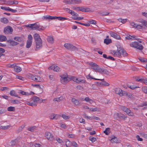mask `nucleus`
<instances>
[{
  "label": "nucleus",
  "instance_id": "nucleus-1",
  "mask_svg": "<svg viewBox=\"0 0 147 147\" xmlns=\"http://www.w3.org/2000/svg\"><path fill=\"white\" fill-rule=\"evenodd\" d=\"M117 52L115 51H111V53L113 55L114 57L120 58L121 57V55L123 57L127 56L128 54L123 48L120 46L117 47Z\"/></svg>",
  "mask_w": 147,
  "mask_h": 147
},
{
  "label": "nucleus",
  "instance_id": "nucleus-2",
  "mask_svg": "<svg viewBox=\"0 0 147 147\" xmlns=\"http://www.w3.org/2000/svg\"><path fill=\"white\" fill-rule=\"evenodd\" d=\"M89 65L92 67L91 69L94 70L95 71L99 73L103 72L104 71V69L101 68L96 63L91 62L89 63Z\"/></svg>",
  "mask_w": 147,
  "mask_h": 147
},
{
  "label": "nucleus",
  "instance_id": "nucleus-3",
  "mask_svg": "<svg viewBox=\"0 0 147 147\" xmlns=\"http://www.w3.org/2000/svg\"><path fill=\"white\" fill-rule=\"evenodd\" d=\"M27 27L31 28L33 30H37L38 31L43 30V26H40L38 23L31 24L27 26Z\"/></svg>",
  "mask_w": 147,
  "mask_h": 147
},
{
  "label": "nucleus",
  "instance_id": "nucleus-4",
  "mask_svg": "<svg viewBox=\"0 0 147 147\" xmlns=\"http://www.w3.org/2000/svg\"><path fill=\"white\" fill-rule=\"evenodd\" d=\"M60 77H61V82L63 84H66L71 80L70 78L68 77L67 74H63Z\"/></svg>",
  "mask_w": 147,
  "mask_h": 147
},
{
  "label": "nucleus",
  "instance_id": "nucleus-5",
  "mask_svg": "<svg viewBox=\"0 0 147 147\" xmlns=\"http://www.w3.org/2000/svg\"><path fill=\"white\" fill-rule=\"evenodd\" d=\"M130 46L140 50H142L143 49V47L142 45L139 44L138 42L136 41L130 44Z\"/></svg>",
  "mask_w": 147,
  "mask_h": 147
},
{
  "label": "nucleus",
  "instance_id": "nucleus-6",
  "mask_svg": "<svg viewBox=\"0 0 147 147\" xmlns=\"http://www.w3.org/2000/svg\"><path fill=\"white\" fill-rule=\"evenodd\" d=\"M64 46L65 48L69 50H78L77 48L71 44L65 43L64 44Z\"/></svg>",
  "mask_w": 147,
  "mask_h": 147
},
{
  "label": "nucleus",
  "instance_id": "nucleus-7",
  "mask_svg": "<svg viewBox=\"0 0 147 147\" xmlns=\"http://www.w3.org/2000/svg\"><path fill=\"white\" fill-rule=\"evenodd\" d=\"M29 78L36 82H42L43 81V79L40 77L36 75L34 76L32 74L29 75Z\"/></svg>",
  "mask_w": 147,
  "mask_h": 147
},
{
  "label": "nucleus",
  "instance_id": "nucleus-8",
  "mask_svg": "<svg viewBox=\"0 0 147 147\" xmlns=\"http://www.w3.org/2000/svg\"><path fill=\"white\" fill-rule=\"evenodd\" d=\"M33 37L32 36L29 34L28 36V40L26 42V47L29 48L32 45Z\"/></svg>",
  "mask_w": 147,
  "mask_h": 147
},
{
  "label": "nucleus",
  "instance_id": "nucleus-9",
  "mask_svg": "<svg viewBox=\"0 0 147 147\" xmlns=\"http://www.w3.org/2000/svg\"><path fill=\"white\" fill-rule=\"evenodd\" d=\"M114 118L116 119H125V118H127V117L125 116L124 115L121 113H117L114 115Z\"/></svg>",
  "mask_w": 147,
  "mask_h": 147
},
{
  "label": "nucleus",
  "instance_id": "nucleus-10",
  "mask_svg": "<svg viewBox=\"0 0 147 147\" xmlns=\"http://www.w3.org/2000/svg\"><path fill=\"white\" fill-rule=\"evenodd\" d=\"M70 78L71 79V80H72L78 83H79L80 82L83 83H86V81L85 80L80 79H79L74 76H71Z\"/></svg>",
  "mask_w": 147,
  "mask_h": 147
},
{
  "label": "nucleus",
  "instance_id": "nucleus-11",
  "mask_svg": "<svg viewBox=\"0 0 147 147\" xmlns=\"http://www.w3.org/2000/svg\"><path fill=\"white\" fill-rule=\"evenodd\" d=\"M114 91L116 94H119L121 96H123V93H124L123 92H125L119 88H115Z\"/></svg>",
  "mask_w": 147,
  "mask_h": 147
},
{
  "label": "nucleus",
  "instance_id": "nucleus-12",
  "mask_svg": "<svg viewBox=\"0 0 147 147\" xmlns=\"http://www.w3.org/2000/svg\"><path fill=\"white\" fill-rule=\"evenodd\" d=\"M13 29L11 26H7L4 28V32L5 34H7L9 33H12L13 32Z\"/></svg>",
  "mask_w": 147,
  "mask_h": 147
},
{
  "label": "nucleus",
  "instance_id": "nucleus-13",
  "mask_svg": "<svg viewBox=\"0 0 147 147\" xmlns=\"http://www.w3.org/2000/svg\"><path fill=\"white\" fill-rule=\"evenodd\" d=\"M48 69L49 70H53L54 71L56 72H58L60 70V68L59 67L54 65H53L50 67H49L48 68Z\"/></svg>",
  "mask_w": 147,
  "mask_h": 147
},
{
  "label": "nucleus",
  "instance_id": "nucleus-14",
  "mask_svg": "<svg viewBox=\"0 0 147 147\" xmlns=\"http://www.w3.org/2000/svg\"><path fill=\"white\" fill-rule=\"evenodd\" d=\"M45 137L49 140H51L53 139V136L51 133L47 132L45 133Z\"/></svg>",
  "mask_w": 147,
  "mask_h": 147
},
{
  "label": "nucleus",
  "instance_id": "nucleus-15",
  "mask_svg": "<svg viewBox=\"0 0 147 147\" xmlns=\"http://www.w3.org/2000/svg\"><path fill=\"white\" fill-rule=\"evenodd\" d=\"M36 44V49H39L42 47V43L41 39L38 40V41H35Z\"/></svg>",
  "mask_w": 147,
  "mask_h": 147
},
{
  "label": "nucleus",
  "instance_id": "nucleus-16",
  "mask_svg": "<svg viewBox=\"0 0 147 147\" xmlns=\"http://www.w3.org/2000/svg\"><path fill=\"white\" fill-rule=\"evenodd\" d=\"M110 34L111 36L117 39H119L120 38V36L116 33H114L112 32H110Z\"/></svg>",
  "mask_w": 147,
  "mask_h": 147
},
{
  "label": "nucleus",
  "instance_id": "nucleus-17",
  "mask_svg": "<svg viewBox=\"0 0 147 147\" xmlns=\"http://www.w3.org/2000/svg\"><path fill=\"white\" fill-rule=\"evenodd\" d=\"M123 92H124V93H123V96H128V97L131 99H134L133 96L132 94L129 92H127L125 91Z\"/></svg>",
  "mask_w": 147,
  "mask_h": 147
},
{
  "label": "nucleus",
  "instance_id": "nucleus-18",
  "mask_svg": "<svg viewBox=\"0 0 147 147\" xmlns=\"http://www.w3.org/2000/svg\"><path fill=\"white\" fill-rule=\"evenodd\" d=\"M79 11L82 12H88L90 11V9L88 8L84 7H79Z\"/></svg>",
  "mask_w": 147,
  "mask_h": 147
},
{
  "label": "nucleus",
  "instance_id": "nucleus-19",
  "mask_svg": "<svg viewBox=\"0 0 147 147\" xmlns=\"http://www.w3.org/2000/svg\"><path fill=\"white\" fill-rule=\"evenodd\" d=\"M71 102L75 105L79 106L80 105V102L78 100L76 99L75 98H72L71 99Z\"/></svg>",
  "mask_w": 147,
  "mask_h": 147
},
{
  "label": "nucleus",
  "instance_id": "nucleus-20",
  "mask_svg": "<svg viewBox=\"0 0 147 147\" xmlns=\"http://www.w3.org/2000/svg\"><path fill=\"white\" fill-rule=\"evenodd\" d=\"M59 117V115L53 114L50 116L49 118L50 119L52 120L55 119H57Z\"/></svg>",
  "mask_w": 147,
  "mask_h": 147
},
{
  "label": "nucleus",
  "instance_id": "nucleus-21",
  "mask_svg": "<svg viewBox=\"0 0 147 147\" xmlns=\"http://www.w3.org/2000/svg\"><path fill=\"white\" fill-rule=\"evenodd\" d=\"M7 42L9 43L12 46H15L18 44V43L17 42L11 40H7Z\"/></svg>",
  "mask_w": 147,
  "mask_h": 147
},
{
  "label": "nucleus",
  "instance_id": "nucleus-22",
  "mask_svg": "<svg viewBox=\"0 0 147 147\" xmlns=\"http://www.w3.org/2000/svg\"><path fill=\"white\" fill-rule=\"evenodd\" d=\"M14 69L15 71L17 73L20 72L22 70L21 68L20 67L17 66L16 64Z\"/></svg>",
  "mask_w": 147,
  "mask_h": 147
},
{
  "label": "nucleus",
  "instance_id": "nucleus-23",
  "mask_svg": "<svg viewBox=\"0 0 147 147\" xmlns=\"http://www.w3.org/2000/svg\"><path fill=\"white\" fill-rule=\"evenodd\" d=\"M33 37L35 41H38V40L41 39L39 35L37 33L35 34L33 36Z\"/></svg>",
  "mask_w": 147,
  "mask_h": 147
},
{
  "label": "nucleus",
  "instance_id": "nucleus-24",
  "mask_svg": "<svg viewBox=\"0 0 147 147\" xmlns=\"http://www.w3.org/2000/svg\"><path fill=\"white\" fill-rule=\"evenodd\" d=\"M64 99V98L63 96H61L59 97H57L54 98L53 101H54L60 102L61 100H63Z\"/></svg>",
  "mask_w": 147,
  "mask_h": 147
},
{
  "label": "nucleus",
  "instance_id": "nucleus-25",
  "mask_svg": "<svg viewBox=\"0 0 147 147\" xmlns=\"http://www.w3.org/2000/svg\"><path fill=\"white\" fill-rule=\"evenodd\" d=\"M82 100H85L87 102H89L90 103L94 102L93 100H92L90 99L88 97H86V98L84 99H83V98L81 99Z\"/></svg>",
  "mask_w": 147,
  "mask_h": 147
},
{
  "label": "nucleus",
  "instance_id": "nucleus-26",
  "mask_svg": "<svg viewBox=\"0 0 147 147\" xmlns=\"http://www.w3.org/2000/svg\"><path fill=\"white\" fill-rule=\"evenodd\" d=\"M139 22L142 24L144 26L147 27V21L143 19H141L140 20Z\"/></svg>",
  "mask_w": 147,
  "mask_h": 147
},
{
  "label": "nucleus",
  "instance_id": "nucleus-27",
  "mask_svg": "<svg viewBox=\"0 0 147 147\" xmlns=\"http://www.w3.org/2000/svg\"><path fill=\"white\" fill-rule=\"evenodd\" d=\"M47 41L50 43H53L54 42V39L53 37H49L47 39Z\"/></svg>",
  "mask_w": 147,
  "mask_h": 147
},
{
  "label": "nucleus",
  "instance_id": "nucleus-28",
  "mask_svg": "<svg viewBox=\"0 0 147 147\" xmlns=\"http://www.w3.org/2000/svg\"><path fill=\"white\" fill-rule=\"evenodd\" d=\"M6 37L3 35H0V42L4 41L6 40Z\"/></svg>",
  "mask_w": 147,
  "mask_h": 147
},
{
  "label": "nucleus",
  "instance_id": "nucleus-29",
  "mask_svg": "<svg viewBox=\"0 0 147 147\" xmlns=\"http://www.w3.org/2000/svg\"><path fill=\"white\" fill-rule=\"evenodd\" d=\"M110 131V128L108 127L106 128L105 130L104 131V133L108 135L109 134Z\"/></svg>",
  "mask_w": 147,
  "mask_h": 147
},
{
  "label": "nucleus",
  "instance_id": "nucleus-30",
  "mask_svg": "<svg viewBox=\"0 0 147 147\" xmlns=\"http://www.w3.org/2000/svg\"><path fill=\"white\" fill-rule=\"evenodd\" d=\"M112 42L111 40L110 39L105 38L104 40V43L107 45H108Z\"/></svg>",
  "mask_w": 147,
  "mask_h": 147
},
{
  "label": "nucleus",
  "instance_id": "nucleus-31",
  "mask_svg": "<svg viewBox=\"0 0 147 147\" xmlns=\"http://www.w3.org/2000/svg\"><path fill=\"white\" fill-rule=\"evenodd\" d=\"M100 80L102 81V86H109V84L106 82L104 81V79Z\"/></svg>",
  "mask_w": 147,
  "mask_h": 147
},
{
  "label": "nucleus",
  "instance_id": "nucleus-32",
  "mask_svg": "<svg viewBox=\"0 0 147 147\" xmlns=\"http://www.w3.org/2000/svg\"><path fill=\"white\" fill-rule=\"evenodd\" d=\"M0 21L1 22L4 24H7L8 23L9 21L6 18H3L1 19Z\"/></svg>",
  "mask_w": 147,
  "mask_h": 147
},
{
  "label": "nucleus",
  "instance_id": "nucleus-33",
  "mask_svg": "<svg viewBox=\"0 0 147 147\" xmlns=\"http://www.w3.org/2000/svg\"><path fill=\"white\" fill-rule=\"evenodd\" d=\"M54 17L52 16H44L42 18V19H51L53 20L54 19Z\"/></svg>",
  "mask_w": 147,
  "mask_h": 147
},
{
  "label": "nucleus",
  "instance_id": "nucleus-34",
  "mask_svg": "<svg viewBox=\"0 0 147 147\" xmlns=\"http://www.w3.org/2000/svg\"><path fill=\"white\" fill-rule=\"evenodd\" d=\"M125 112L129 115L130 116H132L133 115V113L131 112V110L127 108V109H126V110L125 111Z\"/></svg>",
  "mask_w": 147,
  "mask_h": 147
},
{
  "label": "nucleus",
  "instance_id": "nucleus-35",
  "mask_svg": "<svg viewBox=\"0 0 147 147\" xmlns=\"http://www.w3.org/2000/svg\"><path fill=\"white\" fill-rule=\"evenodd\" d=\"M27 104L29 106H36L37 104H36L33 101L32 102H27Z\"/></svg>",
  "mask_w": 147,
  "mask_h": 147
},
{
  "label": "nucleus",
  "instance_id": "nucleus-36",
  "mask_svg": "<svg viewBox=\"0 0 147 147\" xmlns=\"http://www.w3.org/2000/svg\"><path fill=\"white\" fill-rule=\"evenodd\" d=\"M58 19L59 20H65L67 19V18L64 17H54V19Z\"/></svg>",
  "mask_w": 147,
  "mask_h": 147
},
{
  "label": "nucleus",
  "instance_id": "nucleus-37",
  "mask_svg": "<svg viewBox=\"0 0 147 147\" xmlns=\"http://www.w3.org/2000/svg\"><path fill=\"white\" fill-rule=\"evenodd\" d=\"M139 82L142 83H143L146 84H147V79H140L138 80Z\"/></svg>",
  "mask_w": 147,
  "mask_h": 147
},
{
  "label": "nucleus",
  "instance_id": "nucleus-38",
  "mask_svg": "<svg viewBox=\"0 0 147 147\" xmlns=\"http://www.w3.org/2000/svg\"><path fill=\"white\" fill-rule=\"evenodd\" d=\"M110 140L112 143H117L118 142V140L117 137L115 136L113 138H112Z\"/></svg>",
  "mask_w": 147,
  "mask_h": 147
},
{
  "label": "nucleus",
  "instance_id": "nucleus-39",
  "mask_svg": "<svg viewBox=\"0 0 147 147\" xmlns=\"http://www.w3.org/2000/svg\"><path fill=\"white\" fill-rule=\"evenodd\" d=\"M64 3L67 4H74L73 0H65L64 1Z\"/></svg>",
  "mask_w": 147,
  "mask_h": 147
},
{
  "label": "nucleus",
  "instance_id": "nucleus-40",
  "mask_svg": "<svg viewBox=\"0 0 147 147\" xmlns=\"http://www.w3.org/2000/svg\"><path fill=\"white\" fill-rule=\"evenodd\" d=\"M139 60L144 63L147 62V59L144 58L139 57L138 58Z\"/></svg>",
  "mask_w": 147,
  "mask_h": 147
},
{
  "label": "nucleus",
  "instance_id": "nucleus-41",
  "mask_svg": "<svg viewBox=\"0 0 147 147\" xmlns=\"http://www.w3.org/2000/svg\"><path fill=\"white\" fill-rule=\"evenodd\" d=\"M32 100L33 102H34L36 103V102H37L39 101L40 100V99L38 97L36 96H34L33 97Z\"/></svg>",
  "mask_w": 147,
  "mask_h": 147
},
{
  "label": "nucleus",
  "instance_id": "nucleus-42",
  "mask_svg": "<svg viewBox=\"0 0 147 147\" xmlns=\"http://www.w3.org/2000/svg\"><path fill=\"white\" fill-rule=\"evenodd\" d=\"M10 94L11 96H12L18 97L17 95L16 94L15 91L13 90H11L10 91Z\"/></svg>",
  "mask_w": 147,
  "mask_h": 147
},
{
  "label": "nucleus",
  "instance_id": "nucleus-43",
  "mask_svg": "<svg viewBox=\"0 0 147 147\" xmlns=\"http://www.w3.org/2000/svg\"><path fill=\"white\" fill-rule=\"evenodd\" d=\"M7 109L9 111H15V107L11 106L8 107Z\"/></svg>",
  "mask_w": 147,
  "mask_h": 147
},
{
  "label": "nucleus",
  "instance_id": "nucleus-44",
  "mask_svg": "<svg viewBox=\"0 0 147 147\" xmlns=\"http://www.w3.org/2000/svg\"><path fill=\"white\" fill-rule=\"evenodd\" d=\"M87 78L88 79H90V80H91V79H94V80H100V79L94 78H93L92 77L90 74L88 75L87 76Z\"/></svg>",
  "mask_w": 147,
  "mask_h": 147
},
{
  "label": "nucleus",
  "instance_id": "nucleus-45",
  "mask_svg": "<svg viewBox=\"0 0 147 147\" xmlns=\"http://www.w3.org/2000/svg\"><path fill=\"white\" fill-rule=\"evenodd\" d=\"M19 93H20L24 95H28L29 94V93L28 92H25L23 91L22 90H20L19 92H18Z\"/></svg>",
  "mask_w": 147,
  "mask_h": 147
},
{
  "label": "nucleus",
  "instance_id": "nucleus-46",
  "mask_svg": "<svg viewBox=\"0 0 147 147\" xmlns=\"http://www.w3.org/2000/svg\"><path fill=\"white\" fill-rule=\"evenodd\" d=\"M142 91L145 93L147 94V87L143 86L142 88Z\"/></svg>",
  "mask_w": 147,
  "mask_h": 147
},
{
  "label": "nucleus",
  "instance_id": "nucleus-47",
  "mask_svg": "<svg viewBox=\"0 0 147 147\" xmlns=\"http://www.w3.org/2000/svg\"><path fill=\"white\" fill-rule=\"evenodd\" d=\"M36 128V127L35 126L31 127L28 128V130L31 131H33Z\"/></svg>",
  "mask_w": 147,
  "mask_h": 147
},
{
  "label": "nucleus",
  "instance_id": "nucleus-48",
  "mask_svg": "<svg viewBox=\"0 0 147 147\" xmlns=\"http://www.w3.org/2000/svg\"><path fill=\"white\" fill-rule=\"evenodd\" d=\"M74 4H78L82 3L81 0H73Z\"/></svg>",
  "mask_w": 147,
  "mask_h": 147
},
{
  "label": "nucleus",
  "instance_id": "nucleus-49",
  "mask_svg": "<svg viewBox=\"0 0 147 147\" xmlns=\"http://www.w3.org/2000/svg\"><path fill=\"white\" fill-rule=\"evenodd\" d=\"M14 40L20 42L22 41V38L20 37H15L14 38Z\"/></svg>",
  "mask_w": 147,
  "mask_h": 147
},
{
  "label": "nucleus",
  "instance_id": "nucleus-50",
  "mask_svg": "<svg viewBox=\"0 0 147 147\" xmlns=\"http://www.w3.org/2000/svg\"><path fill=\"white\" fill-rule=\"evenodd\" d=\"M127 19H122L121 18H119L118 19V21L121 22L123 24L125 23L126 22Z\"/></svg>",
  "mask_w": 147,
  "mask_h": 147
},
{
  "label": "nucleus",
  "instance_id": "nucleus-51",
  "mask_svg": "<svg viewBox=\"0 0 147 147\" xmlns=\"http://www.w3.org/2000/svg\"><path fill=\"white\" fill-rule=\"evenodd\" d=\"M4 2L6 4L13 5V1H6L5 0H4Z\"/></svg>",
  "mask_w": 147,
  "mask_h": 147
},
{
  "label": "nucleus",
  "instance_id": "nucleus-52",
  "mask_svg": "<svg viewBox=\"0 0 147 147\" xmlns=\"http://www.w3.org/2000/svg\"><path fill=\"white\" fill-rule=\"evenodd\" d=\"M61 117L63 119L65 120L68 119L69 118V116L66 115L65 114H62Z\"/></svg>",
  "mask_w": 147,
  "mask_h": 147
},
{
  "label": "nucleus",
  "instance_id": "nucleus-53",
  "mask_svg": "<svg viewBox=\"0 0 147 147\" xmlns=\"http://www.w3.org/2000/svg\"><path fill=\"white\" fill-rule=\"evenodd\" d=\"M65 145L67 147H70L71 145L70 141L67 140L66 142Z\"/></svg>",
  "mask_w": 147,
  "mask_h": 147
},
{
  "label": "nucleus",
  "instance_id": "nucleus-54",
  "mask_svg": "<svg viewBox=\"0 0 147 147\" xmlns=\"http://www.w3.org/2000/svg\"><path fill=\"white\" fill-rule=\"evenodd\" d=\"M10 8L9 7H3L1 6V9L6 11H9V9Z\"/></svg>",
  "mask_w": 147,
  "mask_h": 147
},
{
  "label": "nucleus",
  "instance_id": "nucleus-55",
  "mask_svg": "<svg viewBox=\"0 0 147 147\" xmlns=\"http://www.w3.org/2000/svg\"><path fill=\"white\" fill-rule=\"evenodd\" d=\"M16 64H9L7 65V66L8 67H10L14 68V67Z\"/></svg>",
  "mask_w": 147,
  "mask_h": 147
},
{
  "label": "nucleus",
  "instance_id": "nucleus-56",
  "mask_svg": "<svg viewBox=\"0 0 147 147\" xmlns=\"http://www.w3.org/2000/svg\"><path fill=\"white\" fill-rule=\"evenodd\" d=\"M90 110L91 111H92V112L99 111V109L97 108H93V109L90 108Z\"/></svg>",
  "mask_w": 147,
  "mask_h": 147
},
{
  "label": "nucleus",
  "instance_id": "nucleus-57",
  "mask_svg": "<svg viewBox=\"0 0 147 147\" xmlns=\"http://www.w3.org/2000/svg\"><path fill=\"white\" fill-rule=\"evenodd\" d=\"M130 25L132 26H133L134 28H136L138 24H136L134 22H131L130 23Z\"/></svg>",
  "mask_w": 147,
  "mask_h": 147
},
{
  "label": "nucleus",
  "instance_id": "nucleus-58",
  "mask_svg": "<svg viewBox=\"0 0 147 147\" xmlns=\"http://www.w3.org/2000/svg\"><path fill=\"white\" fill-rule=\"evenodd\" d=\"M9 127V126H3L1 125L0 126V129H8Z\"/></svg>",
  "mask_w": 147,
  "mask_h": 147
},
{
  "label": "nucleus",
  "instance_id": "nucleus-59",
  "mask_svg": "<svg viewBox=\"0 0 147 147\" xmlns=\"http://www.w3.org/2000/svg\"><path fill=\"white\" fill-rule=\"evenodd\" d=\"M32 85L34 86V87H36L40 89H42L43 88V86H41L42 87L40 86L39 84H34V85Z\"/></svg>",
  "mask_w": 147,
  "mask_h": 147
},
{
  "label": "nucleus",
  "instance_id": "nucleus-60",
  "mask_svg": "<svg viewBox=\"0 0 147 147\" xmlns=\"http://www.w3.org/2000/svg\"><path fill=\"white\" fill-rule=\"evenodd\" d=\"M128 87H129V88H130V89H134L135 88H139V87H136L134 85L131 86V85H128Z\"/></svg>",
  "mask_w": 147,
  "mask_h": 147
},
{
  "label": "nucleus",
  "instance_id": "nucleus-61",
  "mask_svg": "<svg viewBox=\"0 0 147 147\" xmlns=\"http://www.w3.org/2000/svg\"><path fill=\"white\" fill-rule=\"evenodd\" d=\"M77 88L79 90H83L84 88L83 87L80 86L78 85L76 86Z\"/></svg>",
  "mask_w": 147,
  "mask_h": 147
},
{
  "label": "nucleus",
  "instance_id": "nucleus-62",
  "mask_svg": "<svg viewBox=\"0 0 147 147\" xmlns=\"http://www.w3.org/2000/svg\"><path fill=\"white\" fill-rule=\"evenodd\" d=\"M143 28V26L141 24H138L136 28L138 29H142Z\"/></svg>",
  "mask_w": 147,
  "mask_h": 147
},
{
  "label": "nucleus",
  "instance_id": "nucleus-63",
  "mask_svg": "<svg viewBox=\"0 0 147 147\" xmlns=\"http://www.w3.org/2000/svg\"><path fill=\"white\" fill-rule=\"evenodd\" d=\"M79 121L80 123H83L84 124L85 123V120L84 119L82 118H80L79 119Z\"/></svg>",
  "mask_w": 147,
  "mask_h": 147
},
{
  "label": "nucleus",
  "instance_id": "nucleus-64",
  "mask_svg": "<svg viewBox=\"0 0 147 147\" xmlns=\"http://www.w3.org/2000/svg\"><path fill=\"white\" fill-rule=\"evenodd\" d=\"M11 102L14 104H18L19 103V101L18 100H11Z\"/></svg>",
  "mask_w": 147,
  "mask_h": 147
}]
</instances>
